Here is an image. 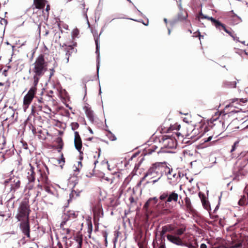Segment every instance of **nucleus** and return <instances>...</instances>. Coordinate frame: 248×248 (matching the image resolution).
<instances>
[{
    "label": "nucleus",
    "mask_w": 248,
    "mask_h": 248,
    "mask_svg": "<svg viewBox=\"0 0 248 248\" xmlns=\"http://www.w3.org/2000/svg\"><path fill=\"white\" fill-rule=\"evenodd\" d=\"M32 66L33 85L36 86L40 78L47 69V63L45 61L44 56L42 55H39L32 64Z\"/></svg>",
    "instance_id": "obj_1"
},
{
    "label": "nucleus",
    "mask_w": 248,
    "mask_h": 248,
    "mask_svg": "<svg viewBox=\"0 0 248 248\" xmlns=\"http://www.w3.org/2000/svg\"><path fill=\"white\" fill-rule=\"evenodd\" d=\"M30 212V206L28 202L24 201L20 203L15 217L18 221L28 220Z\"/></svg>",
    "instance_id": "obj_2"
},
{
    "label": "nucleus",
    "mask_w": 248,
    "mask_h": 248,
    "mask_svg": "<svg viewBox=\"0 0 248 248\" xmlns=\"http://www.w3.org/2000/svg\"><path fill=\"white\" fill-rule=\"evenodd\" d=\"M162 174V163H156L148 170L145 177H150L151 179L158 177L157 179L153 181L154 184L158 181Z\"/></svg>",
    "instance_id": "obj_3"
},
{
    "label": "nucleus",
    "mask_w": 248,
    "mask_h": 248,
    "mask_svg": "<svg viewBox=\"0 0 248 248\" xmlns=\"http://www.w3.org/2000/svg\"><path fill=\"white\" fill-rule=\"evenodd\" d=\"M165 172L167 176L168 182L171 185H176L180 179V175L174 172L172 169L168 167L165 163H162V174Z\"/></svg>",
    "instance_id": "obj_4"
},
{
    "label": "nucleus",
    "mask_w": 248,
    "mask_h": 248,
    "mask_svg": "<svg viewBox=\"0 0 248 248\" xmlns=\"http://www.w3.org/2000/svg\"><path fill=\"white\" fill-rule=\"evenodd\" d=\"M78 215V212L74 210H69L64 213L62 216V226L69 224V221L76 219Z\"/></svg>",
    "instance_id": "obj_5"
},
{
    "label": "nucleus",
    "mask_w": 248,
    "mask_h": 248,
    "mask_svg": "<svg viewBox=\"0 0 248 248\" xmlns=\"http://www.w3.org/2000/svg\"><path fill=\"white\" fill-rule=\"evenodd\" d=\"M36 92V88L34 85L31 87L27 94L24 96L23 100V108L25 111L31 103Z\"/></svg>",
    "instance_id": "obj_6"
},
{
    "label": "nucleus",
    "mask_w": 248,
    "mask_h": 248,
    "mask_svg": "<svg viewBox=\"0 0 248 248\" xmlns=\"http://www.w3.org/2000/svg\"><path fill=\"white\" fill-rule=\"evenodd\" d=\"M162 140L164 147L169 149L176 148L177 142L174 138L170 137L168 136H164L163 137Z\"/></svg>",
    "instance_id": "obj_7"
},
{
    "label": "nucleus",
    "mask_w": 248,
    "mask_h": 248,
    "mask_svg": "<svg viewBox=\"0 0 248 248\" xmlns=\"http://www.w3.org/2000/svg\"><path fill=\"white\" fill-rule=\"evenodd\" d=\"M200 15L201 16V18H205L210 20L212 22L213 25L219 31H220L222 30L224 31L225 30L226 28L225 25L221 23L219 21L215 19L212 17H209L206 16H204L202 14V13H201Z\"/></svg>",
    "instance_id": "obj_8"
},
{
    "label": "nucleus",
    "mask_w": 248,
    "mask_h": 248,
    "mask_svg": "<svg viewBox=\"0 0 248 248\" xmlns=\"http://www.w3.org/2000/svg\"><path fill=\"white\" fill-rule=\"evenodd\" d=\"M17 118V115H15V111L11 107L8 108L3 115V118L5 121L9 120L11 123L16 121Z\"/></svg>",
    "instance_id": "obj_9"
},
{
    "label": "nucleus",
    "mask_w": 248,
    "mask_h": 248,
    "mask_svg": "<svg viewBox=\"0 0 248 248\" xmlns=\"http://www.w3.org/2000/svg\"><path fill=\"white\" fill-rule=\"evenodd\" d=\"M21 221L20 226L22 232L28 237H30V225L29 219Z\"/></svg>",
    "instance_id": "obj_10"
},
{
    "label": "nucleus",
    "mask_w": 248,
    "mask_h": 248,
    "mask_svg": "<svg viewBox=\"0 0 248 248\" xmlns=\"http://www.w3.org/2000/svg\"><path fill=\"white\" fill-rule=\"evenodd\" d=\"M74 144L76 149L80 153L82 148V141L78 133L75 132Z\"/></svg>",
    "instance_id": "obj_11"
},
{
    "label": "nucleus",
    "mask_w": 248,
    "mask_h": 248,
    "mask_svg": "<svg viewBox=\"0 0 248 248\" xmlns=\"http://www.w3.org/2000/svg\"><path fill=\"white\" fill-rule=\"evenodd\" d=\"M167 238L169 241L176 245L182 246L183 245L182 240L178 236L176 235L168 234L167 235Z\"/></svg>",
    "instance_id": "obj_12"
},
{
    "label": "nucleus",
    "mask_w": 248,
    "mask_h": 248,
    "mask_svg": "<svg viewBox=\"0 0 248 248\" xmlns=\"http://www.w3.org/2000/svg\"><path fill=\"white\" fill-rule=\"evenodd\" d=\"M62 49L66 52L65 55L66 56V63H68L69 62V56L72 53V50L74 49V47L71 45L67 46L64 44L62 46Z\"/></svg>",
    "instance_id": "obj_13"
},
{
    "label": "nucleus",
    "mask_w": 248,
    "mask_h": 248,
    "mask_svg": "<svg viewBox=\"0 0 248 248\" xmlns=\"http://www.w3.org/2000/svg\"><path fill=\"white\" fill-rule=\"evenodd\" d=\"M29 166L30 168L28 170L27 177L30 182H32L35 180L34 168L31 166V164H30Z\"/></svg>",
    "instance_id": "obj_14"
},
{
    "label": "nucleus",
    "mask_w": 248,
    "mask_h": 248,
    "mask_svg": "<svg viewBox=\"0 0 248 248\" xmlns=\"http://www.w3.org/2000/svg\"><path fill=\"white\" fill-rule=\"evenodd\" d=\"M178 194L175 191L170 192V194H168V197L166 201V203L171 202H176L178 200Z\"/></svg>",
    "instance_id": "obj_15"
},
{
    "label": "nucleus",
    "mask_w": 248,
    "mask_h": 248,
    "mask_svg": "<svg viewBox=\"0 0 248 248\" xmlns=\"http://www.w3.org/2000/svg\"><path fill=\"white\" fill-rule=\"evenodd\" d=\"M85 113L89 120L93 122L94 121V115L93 110L88 106H85L83 108Z\"/></svg>",
    "instance_id": "obj_16"
},
{
    "label": "nucleus",
    "mask_w": 248,
    "mask_h": 248,
    "mask_svg": "<svg viewBox=\"0 0 248 248\" xmlns=\"http://www.w3.org/2000/svg\"><path fill=\"white\" fill-rule=\"evenodd\" d=\"M34 4L37 9L43 8L46 4L45 0H34Z\"/></svg>",
    "instance_id": "obj_17"
},
{
    "label": "nucleus",
    "mask_w": 248,
    "mask_h": 248,
    "mask_svg": "<svg viewBox=\"0 0 248 248\" xmlns=\"http://www.w3.org/2000/svg\"><path fill=\"white\" fill-rule=\"evenodd\" d=\"M157 202V199L156 197H154L150 198L147 202L144 204V207L147 208L149 206L151 205H155Z\"/></svg>",
    "instance_id": "obj_18"
},
{
    "label": "nucleus",
    "mask_w": 248,
    "mask_h": 248,
    "mask_svg": "<svg viewBox=\"0 0 248 248\" xmlns=\"http://www.w3.org/2000/svg\"><path fill=\"white\" fill-rule=\"evenodd\" d=\"M20 181L18 178L14 179L13 183L11 184V189L15 191L20 187Z\"/></svg>",
    "instance_id": "obj_19"
},
{
    "label": "nucleus",
    "mask_w": 248,
    "mask_h": 248,
    "mask_svg": "<svg viewBox=\"0 0 248 248\" xmlns=\"http://www.w3.org/2000/svg\"><path fill=\"white\" fill-rule=\"evenodd\" d=\"M78 183V178L76 176L71 177L69 179V184L72 185L73 187H75Z\"/></svg>",
    "instance_id": "obj_20"
},
{
    "label": "nucleus",
    "mask_w": 248,
    "mask_h": 248,
    "mask_svg": "<svg viewBox=\"0 0 248 248\" xmlns=\"http://www.w3.org/2000/svg\"><path fill=\"white\" fill-rule=\"evenodd\" d=\"M185 203H186V206L187 209L190 210L192 208V206H191L190 200L188 198H187V197L186 198Z\"/></svg>",
    "instance_id": "obj_21"
},
{
    "label": "nucleus",
    "mask_w": 248,
    "mask_h": 248,
    "mask_svg": "<svg viewBox=\"0 0 248 248\" xmlns=\"http://www.w3.org/2000/svg\"><path fill=\"white\" fill-rule=\"evenodd\" d=\"M170 228V226H165L163 227L161 232V235L163 236L167 232H170V230L169 229Z\"/></svg>",
    "instance_id": "obj_22"
},
{
    "label": "nucleus",
    "mask_w": 248,
    "mask_h": 248,
    "mask_svg": "<svg viewBox=\"0 0 248 248\" xmlns=\"http://www.w3.org/2000/svg\"><path fill=\"white\" fill-rule=\"evenodd\" d=\"M93 211L98 213H100L102 211V206L99 202H98L97 205L94 207Z\"/></svg>",
    "instance_id": "obj_23"
},
{
    "label": "nucleus",
    "mask_w": 248,
    "mask_h": 248,
    "mask_svg": "<svg viewBox=\"0 0 248 248\" xmlns=\"http://www.w3.org/2000/svg\"><path fill=\"white\" fill-rule=\"evenodd\" d=\"M186 231L185 228H181L176 230L175 234L177 236L182 235Z\"/></svg>",
    "instance_id": "obj_24"
},
{
    "label": "nucleus",
    "mask_w": 248,
    "mask_h": 248,
    "mask_svg": "<svg viewBox=\"0 0 248 248\" xmlns=\"http://www.w3.org/2000/svg\"><path fill=\"white\" fill-rule=\"evenodd\" d=\"M76 244L75 248H81L82 241L81 239L78 238L75 241Z\"/></svg>",
    "instance_id": "obj_25"
},
{
    "label": "nucleus",
    "mask_w": 248,
    "mask_h": 248,
    "mask_svg": "<svg viewBox=\"0 0 248 248\" xmlns=\"http://www.w3.org/2000/svg\"><path fill=\"white\" fill-rule=\"evenodd\" d=\"M202 205L204 207V208L206 209L207 210H208L209 209V203L208 201H206L205 199H202Z\"/></svg>",
    "instance_id": "obj_26"
},
{
    "label": "nucleus",
    "mask_w": 248,
    "mask_h": 248,
    "mask_svg": "<svg viewBox=\"0 0 248 248\" xmlns=\"http://www.w3.org/2000/svg\"><path fill=\"white\" fill-rule=\"evenodd\" d=\"M95 42L96 45V53L98 54V57H99V37L95 38Z\"/></svg>",
    "instance_id": "obj_27"
},
{
    "label": "nucleus",
    "mask_w": 248,
    "mask_h": 248,
    "mask_svg": "<svg viewBox=\"0 0 248 248\" xmlns=\"http://www.w3.org/2000/svg\"><path fill=\"white\" fill-rule=\"evenodd\" d=\"M66 226H67V224ZM61 228L62 229L63 231V233H65L66 234H69L70 232V230L67 227H65V225H63V227L62 226L61 224H60Z\"/></svg>",
    "instance_id": "obj_28"
},
{
    "label": "nucleus",
    "mask_w": 248,
    "mask_h": 248,
    "mask_svg": "<svg viewBox=\"0 0 248 248\" xmlns=\"http://www.w3.org/2000/svg\"><path fill=\"white\" fill-rule=\"evenodd\" d=\"M80 192H77L76 191L73 190L72 191L71 193L70 194V198H72V197H74L75 195H76V197H78L79 195Z\"/></svg>",
    "instance_id": "obj_29"
},
{
    "label": "nucleus",
    "mask_w": 248,
    "mask_h": 248,
    "mask_svg": "<svg viewBox=\"0 0 248 248\" xmlns=\"http://www.w3.org/2000/svg\"><path fill=\"white\" fill-rule=\"evenodd\" d=\"M72 37H78V34H79V31L78 29H74L72 31Z\"/></svg>",
    "instance_id": "obj_30"
},
{
    "label": "nucleus",
    "mask_w": 248,
    "mask_h": 248,
    "mask_svg": "<svg viewBox=\"0 0 248 248\" xmlns=\"http://www.w3.org/2000/svg\"><path fill=\"white\" fill-rule=\"evenodd\" d=\"M168 197V193L167 192H164L160 195L159 198L161 200H164Z\"/></svg>",
    "instance_id": "obj_31"
},
{
    "label": "nucleus",
    "mask_w": 248,
    "mask_h": 248,
    "mask_svg": "<svg viewBox=\"0 0 248 248\" xmlns=\"http://www.w3.org/2000/svg\"><path fill=\"white\" fill-rule=\"evenodd\" d=\"M224 31L229 34L233 39L234 40H236L234 35L231 31H229L227 28H226Z\"/></svg>",
    "instance_id": "obj_32"
},
{
    "label": "nucleus",
    "mask_w": 248,
    "mask_h": 248,
    "mask_svg": "<svg viewBox=\"0 0 248 248\" xmlns=\"http://www.w3.org/2000/svg\"><path fill=\"white\" fill-rule=\"evenodd\" d=\"M236 85V82L235 81H234L230 82L229 86L231 88H235Z\"/></svg>",
    "instance_id": "obj_33"
},
{
    "label": "nucleus",
    "mask_w": 248,
    "mask_h": 248,
    "mask_svg": "<svg viewBox=\"0 0 248 248\" xmlns=\"http://www.w3.org/2000/svg\"><path fill=\"white\" fill-rule=\"evenodd\" d=\"M244 199H246V198L245 196H244L243 198L241 199L239 201V204L241 205H242L245 203V202L244 201Z\"/></svg>",
    "instance_id": "obj_34"
},
{
    "label": "nucleus",
    "mask_w": 248,
    "mask_h": 248,
    "mask_svg": "<svg viewBox=\"0 0 248 248\" xmlns=\"http://www.w3.org/2000/svg\"><path fill=\"white\" fill-rule=\"evenodd\" d=\"M64 158L63 157V155H62V159L61 160H59V163L61 164L62 163L63 164L64 163Z\"/></svg>",
    "instance_id": "obj_35"
},
{
    "label": "nucleus",
    "mask_w": 248,
    "mask_h": 248,
    "mask_svg": "<svg viewBox=\"0 0 248 248\" xmlns=\"http://www.w3.org/2000/svg\"><path fill=\"white\" fill-rule=\"evenodd\" d=\"M73 168L74 171H77L78 172L79 171V167H78L77 166H76L75 165L73 166Z\"/></svg>",
    "instance_id": "obj_36"
},
{
    "label": "nucleus",
    "mask_w": 248,
    "mask_h": 248,
    "mask_svg": "<svg viewBox=\"0 0 248 248\" xmlns=\"http://www.w3.org/2000/svg\"><path fill=\"white\" fill-rule=\"evenodd\" d=\"M239 143V140H237L234 143V144L232 146H234L236 148V147L238 145Z\"/></svg>",
    "instance_id": "obj_37"
},
{
    "label": "nucleus",
    "mask_w": 248,
    "mask_h": 248,
    "mask_svg": "<svg viewBox=\"0 0 248 248\" xmlns=\"http://www.w3.org/2000/svg\"><path fill=\"white\" fill-rule=\"evenodd\" d=\"M50 10V7H49V5H47L46 7V12L48 13V11H49Z\"/></svg>",
    "instance_id": "obj_38"
},
{
    "label": "nucleus",
    "mask_w": 248,
    "mask_h": 248,
    "mask_svg": "<svg viewBox=\"0 0 248 248\" xmlns=\"http://www.w3.org/2000/svg\"><path fill=\"white\" fill-rule=\"evenodd\" d=\"M200 248H207V246L205 244H202Z\"/></svg>",
    "instance_id": "obj_39"
},
{
    "label": "nucleus",
    "mask_w": 248,
    "mask_h": 248,
    "mask_svg": "<svg viewBox=\"0 0 248 248\" xmlns=\"http://www.w3.org/2000/svg\"><path fill=\"white\" fill-rule=\"evenodd\" d=\"M212 139V136H210L209 137L207 140H205V142H208V141H209L210 140H211V139Z\"/></svg>",
    "instance_id": "obj_40"
},
{
    "label": "nucleus",
    "mask_w": 248,
    "mask_h": 248,
    "mask_svg": "<svg viewBox=\"0 0 248 248\" xmlns=\"http://www.w3.org/2000/svg\"><path fill=\"white\" fill-rule=\"evenodd\" d=\"M77 166L78 167H79V169L81 168L82 164H81V162L80 161L78 162V166Z\"/></svg>",
    "instance_id": "obj_41"
},
{
    "label": "nucleus",
    "mask_w": 248,
    "mask_h": 248,
    "mask_svg": "<svg viewBox=\"0 0 248 248\" xmlns=\"http://www.w3.org/2000/svg\"><path fill=\"white\" fill-rule=\"evenodd\" d=\"M155 148H154V146H152L150 149L149 150H151L150 152H149V153H151L152 152H154V150H155Z\"/></svg>",
    "instance_id": "obj_42"
},
{
    "label": "nucleus",
    "mask_w": 248,
    "mask_h": 248,
    "mask_svg": "<svg viewBox=\"0 0 248 248\" xmlns=\"http://www.w3.org/2000/svg\"><path fill=\"white\" fill-rule=\"evenodd\" d=\"M159 248H165V244H162V245H161Z\"/></svg>",
    "instance_id": "obj_43"
},
{
    "label": "nucleus",
    "mask_w": 248,
    "mask_h": 248,
    "mask_svg": "<svg viewBox=\"0 0 248 248\" xmlns=\"http://www.w3.org/2000/svg\"><path fill=\"white\" fill-rule=\"evenodd\" d=\"M51 72L50 73V78L54 74V70L53 69H51Z\"/></svg>",
    "instance_id": "obj_44"
},
{
    "label": "nucleus",
    "mask_w": 248,
    "mask_h": 248,
    "mask_svg": "<svg viewBox=\"0 0 248 248\" xmlns=\"http://www.w3.org/2000/svg\"><path fill=\"white\" fill-rule=\"evenodd\" d=\"M107 165H108V170H111V169H110V165H109V163H108V161H107Z\"/></svg>",
    "instance_id": "obj_45"
},
{
    "label": "nucleus",
    "mask_w": 248,
    "mask_h": 248,
    "mask_svg": "<svg viewBox=\"0 0 248 248\" xmlns=\"http://www.w3.org/2000/svg\"><path fill=\"white\" fill-rule=\"evenodd\" d=\"M235 148L234 146H232V148L231 150V152H233L234 151H235Z\"/></svg>",
    "instance_id": "obj_46"
},
{
    "label": "nucleus",
    "mask_w": 248,
    "mask_h": 248,
    "mask_svg": "<svg viewBox=\"0 0 248 248\" xmlns=\"http://www.w3.org/2000/svg\"><path fill=\"white\" fill-rule=\"evenodd\" d=\"M99 68V62H98V63H97V73H98Z\"/></svg>",
    "instance_id": "obj_47"
},
{
    "label": "nucleus",
    "mask_w": 248,
    "mask_h": 248,
    "mask_svg": "<svg viewBox=\"0 0 248 248\" xmlns=\"http://www.w3.org/2000/svg\"><path fill=\"white\" fill-rule=\"evenodd\" d=\"M184 122H186V123H188V120H187V119H186V118H184Z\"/></svg>",
    "instance_id": "obj_48"
},
{
    "label": "nucleus",
    "mask_w": 248,
    "mask_h": 248,
    "mask_svg": "<svg viewBox=\"0 0 248 248\" xmlns=\"http://www.w3.org/2000/svg\"><path fill=\"white\" fill-rule=\"evenodd\" d=\"M2 21L4 22L5 23H7L6 20L5 19H1V22H2Z\"/></svg>",
    "instance_id": "obj_49"
},
{
    "label": "nucleus",
    "mask_w": 248,
    "mask_h": 248,
    "mask_svg": "<svg viewBox=\"0 0 248 248\" xmlns=\"http://www.w3.org/2000/svg\"><path fill=\"white\" fill-rule=\"evenodd\" d=\"M89 131L91 133H93V130L91 128L89 129Z\"/></svg>",
    "instance_id": "obj_50"
},
{
    "label": "nucleus",
    "mask_w": 248,
    "mask_h": 248,
    "mask_svg": "<svg viewBox=\"0 0 248 248\" xmlns=\"http://www.w3.org/2000/svg\"><path fill=\"white\" fill-rule=\"evenodd\" d=\"M179 8H180V10H181L182 9V7L181 4H179Z\"/></svg>",
    "instance_id": "obj_51"
},
{
    "label": "nucleus",
    "mask_w": 248,
    "mask_h": 248,
    "mask_svg": "<svg viewBox=\"0 0 248 248\" xmlns=\"http://www.w3.org/2000/svg\"><path fill=\"white\" fill-rule=\"evenodd\" d=\"M170 29H168V34H170Z\"/></svg>",
    "instance_id": "obj_52"
},
{
    "label": "nucleus",
    "mask_w": 248,
    "mask_h": 248,
    "mask_svg": "<svg viewBox=\"0 0 248 248\" xmlns=\"http://www.w3.org/2000/svg\"><path fill=\"white\" fill-rule=\"evenodd\" d=\"M164 22H165L166 23H167V19H166V18H164Z\"/></svg>",
    "instance_id": "obj_53"
},
{
    "label": "nucleus",
    "mask_w": 248,
    "mask_h": 248,
    "mask_svg": "<svg viewBox=\"0 0 248 248\" xmlns=\"http://www.w3.org/2000/svg\"><path fill=\"white\" fill-rule=\"evenodd\" d=\"M186 17H187V15L186 16H184V17L181 18L183 19H186Z\"/></svg>",
    "instance_id": "obj_54"
},
{
    "label": "nucleus",
    "mask_w": 248,
    "mask_h": 248,
    "mask_svg": "<svg viewBox=\"0 0 248 248\" xmlns=\"http://www.w3.org/2000/svg\"><path fill=\"white\" fill-rule=\"evenodd\" d=\"M239 246H239H232V248H237V247H238Z\"/></svg>",
    "instance_id": "obj_55"
},
{
    "label": "nucleus",
    "mask_w": 248,
    "mask_h": 248,
    "mask_svg": "<svg viewBox=\"0 0 248 248\" xmlns=\"http://www.w3.org/2000/svg\"><path fill=\"white\" fill-rule=\"evenodd\" d=\"M116 140V138L115 137H114V138H113V139H112L111 140Z\"/></svg>",
    "instance_id": "obj_56"
},
{
    "label": "nucleus",
    "mask_w": 248,
    "mask_h": 248,
    "mask_svg": "<svg viewBox=\"0 0 248 248\" xmlns=\"http://www.w3.org/2000/svg\"><path fill=\"white\" fill-rule=\"evenodd\" d=\"M107 181H109V178L107 177L106 179H105Z\"/></svg>",
    "instance_id": "obj_57"
},
{
    "label": "nucleus",
    "mask_w": 248,
    "mask_h": 248,
    "mask_svg": "<svg viewBox=\"0 0 248 248\" xmlns=\"http://www.w3.org/2000/svg\"><path fill=\"white\" fill-rule=\"evenodd\" d=\"M169 229L170 230V231H171L173 230L172 228H171V227H170V228H169Z\"/></svg>",
    "instance_id": "obj_58"
},
{
    "label": "nucleus",
    "mask_w": 248,
    "mask_h": 248,
    "mask_svg": "<svg viewBox=\"0 0 248 248\" xmlns=\"http://www.w3.org/2000/svg\"><path fill=\"white\" fill-rule=\"evenodd\" d=\"M130 200H131V201L132 202V201H133V200L134 201V198H130Z\"/></svg>",
    "instance_id": "obj_59"
},
{
    "label": "nucleus",
    "mask_w": 248,
    "mask_h": 248,
    "mask_svg": "<svg viewBox=\"0 0 248 248\" xmlns=\"http://www.w3.org/2000/svg\"><path fill=\"white\" fill-rule=\"evenodd\" d=\"M101 93V88H100V90H99V93Z\"/></svg>",
    "instance_id": "obj_60"
},
{
    "label": "nucleus",
    "mask_w": 248,
    "mask_h": 248,
    "mask_svg": "<svg viewBox=\"0 0 248 248\" xmlns=\"http://www.w3.org/2000/svg\"><path fill=\"white\" fill-rule=\"evenodd\" d=\"M38 102H41V99H38Z\"/></svg>",
    "instance_id": "obj_61"
},
{
    "label": "nucleus",
    "mask_w": 248,
    "mask_h": 248,
    "mask_svg": "<svg viewBox=\"0 0 248 248\" xmlns=\"http://www.w3.org/2000/svg\"><path fill=\"white\" fill-rule=\"evenodd\" d=\"M128 1H129L130 2V0H127Z\"/></svg>",
    "instance_id": "obj_62"
}]
</instances>
